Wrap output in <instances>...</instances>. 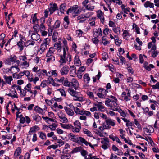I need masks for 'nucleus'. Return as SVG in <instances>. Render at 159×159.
I'll list each match as a JSON object with an SVG mask.
<instances>
[{
  "label": "nucleus",
  "instance_id": "1",
  "mask_svg": "<svg viewBox=\"0 0 159 159\" xmlns=\"http://www.w3.org/2000/svg\"><path fill=\"white\" fill-rule=\"evenodd\" d=\"M68 137L71 140L74 142L78 144L84 143L86 146L89 145L92 148H94L93 146L90 143L88 142L83 138L81 137H77V135H75L71 133H70L69 134Z\"/></svg>",
  "mask_w": 159,
  "mask_h": 159
},
{
  "label": "nucleus",
  "instance_id": "2",
  "mask_svg": "<svg viewBox=\"0 0 159 159\" xmlns=\"http://www.w3.org/2000/svg\"><path fill=\"white\" fill-rule=\"evenodd\" d=\"M116 102L107 98L105 102L106 105L111 108V109L113 111H116L118 110V108L120 107L119 106H117L118 105L116 103Z\"/></svg>",
  "mask_w": 159,
  "mask_h": 159
},
{
  "label": "nucleus",
  "instance_id": "3",
  "mask_svg": "<svg viewBox=\"0 0 159 159\" xmlns=\"http://www.w3.org/2000/svg\"><path fill=\"white\" fill-rule=\"evenodd\" d=\"M115 121L111 119H107L105 120L106 125H104L103 127L105 129H108L111 128V127L114 126L115 125Z\"/></svg>",
  "mask_w": 159,
  "mask_h": 159
},
{
  "label": "nucleus",
  "instance_id": "4",
  "mask_svg": "<svg viewBox=\"0 0 159 159\" xmlns=\"http://www.w3.org/2000/svg\"><path fill=\"white\" fill-rule=\"evenodd\" d=\"M102 102H99L98 103H94V105L97 107V110L102 112H104L106 111V108L103 106Z\"/></svg>",
  "mask_w": 159,
  "mask_h": 159
},
{
  "label": "nucleus",
  "instance_id": "5",
  "mask_svg": "<svg viewBox=\"0 0 159 159\" xmlns=\"http://www.w3.org/2000/svg\"><path fill=\"white\" fill-rule=\"evenodd\" d=\"M69 70V66L67 65L64 66L60 70V72L62 75H66Z\"/></svg>",
  "mask_w": 159,
  "mask_h": 159
},
{
  "label": "nucleus",
  "instance_id": "6",
  "mask_svg": "<svg viewBox=\"0 0 159 159\" xmlns=\"http://www.w3.org/2000/svg\"><path fill=\"white\" fill-rule=\"evenodd\" d=\"M64 109L66 113L70 116H72L74 114V111L72 110L70 108H68L67 107H65Z\"/></svg>",
  "mask_w": 159,
  "mask_h": 159
},
{
  "label": "nucleus",
  "instance_id": "7",
  "mask_svg": "<svg viewBox=\"0 0 159 159\" xmlns=\"http://www.w3.org/2000/svg\"><path fill=\"white\" fill-rule=\"evenodd\" d=\"M71 84L74 88L76 90L77 88H78L79 84L77 80L73 78L72 80Z\"/></svg>",
  "mask_w": 159,
  "mask_h": 159
},
{
  "label": "nucleus",
  "instance_id": "8",
  "mask_svg": "<svg viewBox=\"0 0 159 159\" xmlns=\"http://www.w3.org/2000/svg\"><path fill=\"white\" fill-rule=\"evenodd\" d=\"M38 33H32L31 36L32 39L34 40L37 41L39 39L40 35L38 34Z\"/></svg>",
  "mask_w": 159,
  "mask_h": 159
},
{
  "label": "nucleus",
  "instance_id": "9",
  "mask_svg": "<svg viewBox=\"0 0 159 159\" xmlns=\"http://www.w3.org/2000/svg\"><path fill=\"white\" fill-rule=\"evenodd\" d=\"M58 116L61 119L60 121L64 123L65 122L68 121L67 119L65 116V115L62 113H60L58 115Z\"/></svg>",
  "mask_w": 159,
  "mask_h": 159
},
{
  "label": "nucleus",
  "instance_id": "10",
  "mask_svg": "<svg viewBox=\"0 0 159 159\" xmlns=\"http://www.w3.org/2000/svg\"><path fill=\"white\" fill-rule=\"evenodd\" d=\"M103 88H99L98 89V93H97V95L100 98H104L105 97V95L102 93L104 91Z\"/></svg>",
  "mask_w": 159,
  "mask_h": 159
},
{
  "label": "nucleus",
  "instance_id": "11",
  "mask_svg": "<svg viewBox=\"0 0 159 159\" xmlns=\"http://www.w3.org/2000/svg\"><path fill=\"white\" fill-rule=\"evenodd\" d=\"M57 7L56 4L54 3L49 8V11L50 12V14H52L56 10H57Z\"/></svg>",
  "mask_w": 159,
  "mask_h": 159
},
{
  "label": "nucleus",
  "instance_id": "12",
  "mask_svg": "<svg viewBox=\"0 0 159 159\" xmlns=\"http://www.w3.org/2000/svg\"><path fill=\"white\" fill-rule=\"evenodd\" d=\"M3 78L5 80V83L8 84H11V81L13 80L11 76H7L6 75H4Z\"/></svg>",
  "mask_w": 159,
  "mask_h": 159
},
{
  "label": "nucleus",
  "instance_id": "13",
  "mask_svg": "<svg viewBox=\"0 0 159 159\" xmlns=\"http://www.w3.org/2000/svg\"><path fill=\"white\" fill-rule=\"evenodd\" d=\"M60 125L62 127L66 129H71L73 127V126H72V125L70 124H66L62 123H60Z\"/></svg>",
  "mask_w": 159,
  "mask_h": 159
},
{
  "label": "nucleus",
  "instance_id": "14",
  "mask_svg": "<svg viewBox=\"0 0 159 159\" xmlns=\"http://www.w3.org/2000/svg\"><path fill=\"white\" fill-rule=\"evenodd\" d=\"M55 51V48L54 47H50L49 48V50L47 53L46 56L48 57L50 56L53 55L54 54V52Z\"/></svg>",
  "mask_w": 159,
  "mask_h": 159
},
{
  "label": "nucleus",
  "instance_id": "15",
  "mask_svg": "<svg viewBox=\"0 0 159 159\" xmlns=\"http://www.w3.org/2000/svg\"><path fill=\"white\" fill-rule=\"evenodd\" d=\"M25 44L24 41L20 39L17 43V45L18 46L20 51H22L24 48V45Z\"/></svg>",
  "mask_w": 159,
  "mask_h": 159
},
{
  "label": "nucleus",
  "instance_id": "16",
  "mask_svg": "<svg viewBox=\"0 0 159 159\" xmlns=\"http://www.w3.org/2000/svg\"><path fill=\"white\" fill-rule=\"evenodd\" d=\"M74 62L77 66H79L81 65V61L78 56H76L74 58Z\"/></svg>",
  "mask_w": 159,
  "mask_h": 159
},
{
  "label": "nucleus",
  "instance_id": "17",
  "mask_svg": "<svg viewBox=\"0 0 159 159\" xmlns=\"http://www.w3.org/2000/svg\"><path fill=\"white\" fill-rule=\"evenodd\" d=\"M143 130L147 133H152L154 132V128L151 126H148L147 128H144Z\"/></svg>",
  "mask_w": 159,
  "mask_h": 159
},
{
  "label": "nucleus",
  "instance_id": "18",
  "mask_svg": "<svg viewBox=\"0 0 159 159\" xmlns=\"http://www.w3.org/2000/svg\"><path fill=\"white\" fill-rule=\"evenodd\" d=\"M33 120L36 122H38L41 120V118L40 116L38 115L34 114L32 116Z\"/></svg>",
  "mask_w": 159,
  "mask_h": 159
},
{
  "label": "nucleus",
  "instance_id": "19",
  "mask_svg": "<svg viewBox=\"0 0 159 159\" xmlns=\"http://www.w3.org/2000/svg\"><path fill=\"white\" fill-rule=\"evenodd\" d=\"M84 81L86 82V84H88L89 83L90 78L88 74H85L84 76Z\"/></svg>",
  "mask_w": 159,
  "mask_h": 159
},
{
  "label": "nucleus",
  "instance_id": "20",
  "mask_svg": "<svg viewBox=\"0 0 159 159\" xmlns=\"http://www.w3.org/2000/svg\"><path fill=\"white\" fill-rule=\"evenodd\" d=\"M82 147L81 146L76 147L73 149V150L71 151L70 153L74 154L78 152H80L82 150Z\"/></svg>",
  "mask_w": 159,
  "mask_h": 159
},
{
  "label": "nucleus",
  "instance_id": "21",
  "mask_svg": "<svg viewBox=\"0 0 159 159\" xmlns=\"http://www.w3.org/2000/svg\"><path fill=\"white\" fill-rule=\"evenodd\" d=\"M54 47L58 50H61V41H59L58 42L54 44Z\"/></svg>",
  "mask_w": 159,
  "mask_h": 159
},
{
  "label": "nucleus",
  "instance_id": "22",
  "mask_svg": "<svg viewBox=\"0 0 159 159\" xmlns=\"http://www.w3.org/2000/svg\"><path fill=\"white\" fill-rule=\"evenodd\" d=\"M145 7L147 8L149 7L150 8H153L154 7V4L153 3L150 2L149 1H147L144 4Z\"/></svg>",
  "mask_w": 159,
  "mask_h": 159
},
{
  "label": "nucleus",
  "instance_id": "23",
  "mask_svg": "<svg viewBox=\"0 0 159 159\" xmlns=\"http://www.w3.org/2000/svg\"><path fill=\"white\" fill-rule=\"evenodd\" d=\"M34 110L37 112L39 114H41L43 112V109L40 108L38 106H35L34 107Z\"/></svg>",
  "mask_w": 159,
  "mask_h": 159
},
{
  "label": "nucleus",
  "instance_id": "24",
  "mask_svg": "<svg viewBox=\"0 0 159 159\" xmlns=\"http://www.w3.org/2000/svg\"><path fill=\"white\" fill-rule=\"evenodd\" d=\"M47 45L46 44L42 43L40 46L39 51L41 53L44 52L47 49Z\"/></svg>",
  "mask_w": 159,
  "mask_h": 159
},
{
  "label": "nucleus",
  "instance_id": "25",
  "mask_svg": "<svg viewBox=\"0 0 159 159\" xmlns=\"http://www.w3.org/2000/svg\"><path fill=\"white\" fill-rule=\"evenodd\" d=\"M47 57H48L46 60L47 62H53L55 60V57L53 55Z\"/></svg>",
  "mask_w": 159,
  "mask_h": 159
},
{
  "label": "nucleus",
  "instance_id": "26",
  "mask_svg": "<svg viewBox=\"0 0 159 159\" xmlns=\"http://www.w3.org/2000/svg\"><path fill=\"white\" fill-rule=\"evenodd\" d=\"M60 11L62 13H64V11L66 10V7L65 4H61L60 7Z\"/></svg>",
  "mask_w": 159,
  "mask_h": 159
},
{
  "label": "nucleus",
  "instance_id": "27",
  "mask_svg": "<svg viewBox=\"0 0 159 159\" xmlns=\"http://www.w3.org/2000/svg\"><path fill=\"white\" fill-rule=\"evenodd\" d=\"M57 143L58 144H57V146L60 147L64 144V141L60 139H57L56 140L55 143V144H56Z\"/></svg>",
  "mask_w": 159,
  "mask_h": 159
},
{
  "label": "nucleus",
  "instance_id": "28",
  "mask_svg": "<svg viewBox=\"0 0 159 159\" xmlns=\"http://www.w3.org/2000/svg\"><path fill=\"white\" fill-rule=\"evenodd\" d=\"M21 152V148L20 147H18L16 150L14 155L15 156L16 154V156L17 157L20 155Z\"/></svg>",
  "mask_w": 159,
  "mask_h": 159
},
{
  "label": "nucleus",
  "instance_id": "29",
  "mask_svg": "<svg viewBox=\"0 0 159 159\" xmlns=\"http://www.w3.org/2000/svg\"><path fill=\"white\" fill-rule=\"evenodd\" d=\"M37 15V13H35L33 15V16H32L31 18L32 19V23L33 24H35L36 22H38L39 21V19L37 18L36 16Z\"/></svg>",
  "mask_w": 159,
  "mask_h": 159
},
{
  "label": "nucleus",
  "instance_id": "30",
  "mask_svg": "<svg viewBox=\"0 0 159 159\" xmlns=\"http://www.w3.org/2000/svg\"><path fill=\"white\" fill-rule=\"evenodd\" d=\"M118 110L117 111H117L118 112H119L121 116L122 117H125L126 116V114L121 109L120 107H118Z\"/></svg>",
  "mask_w": 159,
  "mask_h": 159
},
{
  "label": "nucleus",
  "instance_id": "31",
  "mask_svg": "<svg viewBox=\"0 0 159 159\" xmlns=\"http://www.w3.org/2000/svg\"><path fill=\"white\" fill-rule=\"evenodd\" d=\"M74 126L75 127H77L78 128H79L80 129H81V123H80V121L79 120H77L75 121L74 122Z\"/></svg>",
  "mask_w": 159,
  "mask_h": 159
},
{
  "label": "nucleus",
  "instance_id": "32",
  "mask_svg": "<svg viewBox=\"0 0 159 159\" xmlns=\"http://www.w3.org/2000/svg\"><path fill=\"white\" fill-rule=\"evenodd\" d=\"M60 21L59 20H57L55 23L54 25L53 26V28L57 29L59 27L60 25Z\"/></svg>",
  "mask_w": 159,
  "mask_h": 159
},
{
  "label": "nucleus",
  "instance_id": "33",
  "mask_svg": "<svg viewBox=\"0 0 159 159\" xmlns=\"http://www.w3.org/2000/svg\"><path fill=\"white\" fill-rule=\"evenodd\" d=\"M87 94L90 98H94L96 99L98 98L97 97H94L93 93L92 92L89 91L88 92ZM95 100L96 101L97 100Z\"/></svg>",
  "mask_w": 159,
  "mask_h": 159
},
{
  "label": "nucleus",
  "instance_id": "34",
  "mask_svg": "<svg viewBox=\"0 0 159 159\" xmlns=\"http://www.w3.org/2000/svg\"><path fill=\"white\" fill-rule=\"evenodd\" d=\"M68 92L72 96L74 97H76V95L77 94V92L75 91L73 89H68Z\"/></svg>",
  "mask_w": 159,
  "mask_h": 159
},
{
  "label": "nucleus",
  "instance_id": "35",
  "mask_svg": "<svg viewBox=\"0 0 159 159\" xmlns=\"http://www.w3.org/2000/svg\"><path fill=\"white\" fill-rule=\"evenodd\" d=\"M58 35V33L57 32L54 31L53 33L52 39L54 41V42H55L57 41V37Z\"/></svg>",
  "mask_w": 159,
  "mask_h": 159
},
{
  "label": "nucleus",
  "instance_id": "36",
  "mask_svg": "<svg viewBox=\"0 0 159 159\" xmlns=\"http://www.w3.org/2000/svg\"><path fill=\"white\" fill-rule=\"evenodd\" d=\"M95 6H92L89 4L86 6V8L88 10L93 11L94 8Z\"/></svg>",
  "mask_w": 159,
  "mask_h": 159
},
{
  "label": "nucleus",
  "instance_id": "37",
  "mask_svg": "<svg viewBox=\"0 0 159 159\" xmlns=\"http://www.w3.org/2000/svg\"><path fill=\"white\" fill-rule=\"evenodd\" d=\"M30 154L28 153L25 154V158H23V156L20 155L19 157V159H29L30 157Z\"/></svg>",
  "mask_w": 159,
  "mask_h": 159
},
{
  "label": "nucleus",
  "instance_id": "38",
  "mask_svg": "<svg viewBox=\"0 0 159 159\" xmlns=\"http://www.w3.org/2000/svg\"><path fill=\"white\" fill-rule=\"evenodd\" d=\"M11 62H15L17 59V57L15 55H11L10 57L9 58H8Z\"/></svg>",
  "mask_w": 159,
  "mask_h": 159
},
{
  "label": "nucleus",
  "instance_id": "39",
  "mask_svg": "<svg viewBox=\"0 0 159 159\" xmlns=\"http://www.w3.org/2000/svg\"><path fill=\"white\" fill-rule=\"evenodd\" d=\"M65 58V57L61 55L60 56V59L59 61V62L61 63H66V60Z\"/></svg>",
  "mask_w": 159,
  "mask_h": 159
},
{
  "label": "nucleus",
  "instance_id": "40",
  "mask_svg": "<svg viewBox=\"0 0 159 159\" xmlns=\"http://www.w3.org/2000/svg\"><path fill=\"white\" fill-rule=\"evenodd\" d=\"M34 31L38 33L39 30V25L38 24H35L33 27Z\"/></svg>",
  "mask_w": 159,
  "mask_h": 159
},
{
  "label": "nucleus",
  "instance_id": "41",
  "mask_svg": "<svg viewBox=\"0 0 159 159\" xmlns=\"http://www.w3.org/2000/svg\"><path fill=\"white\" fill-rule=\"evenodd\" d=\"M71 157V155L69 154H67L66 155H62L61 156V159H68Z\"/></svg>",
  "mask_w": 159,
  "mask_h": 159
},
{
  "label": "nucleus",
  "instance_id": "42",
  "mask_svg": "<svg viewBox=\"0 0 159 159\" xmlns=\"http://www.w3.org/2000/svg\"><path fill=\"white\" fill-rule=\"evenodd\" d=\"M134 123L137 126V128L139 129H142L141 127L140 124L139 123V122L137 120V119H134Z\"/></svg>",
  "mask_w": 159,
  "mask_h": 159
},
{
  "label": "nucleus",
  "instance_id": "43",
  "mask_svg": "<svg viewBox=\"0 0 159 159\" xmlns=\"http://www.w3.org/2000/svg\"><path fill=\"white\" fill-rule=\"evenodd\" d=\"M71 82L68 81L67 80H64L63 84L65 86H70V85Z\"/></svg>",
  "mask_w": 159,
  "mask_h": 159
},
{
  "label": "nucleus",
  "instance_id": "44",
  "mask_svg": "<svg viewBox=\"0 0 159 159\" xmlns=\"http://www.w3.org/2000/svg\"><path fill=\"white\" fill-rule=\"evenodd\" d=\"M115 43L118 46H120L122 43V41L119 39H115Z\"/></svg>",
  "mask_w": 159,
  "mask_h": 159
},
{
  "label": "nucleus",
  "instance_id": "45",
  "mask_svg": "<svg viewBox=\"0 0 159 159\" xmlns=\"http://www.w3.org/2000/svg\"><path fill=\"white\" fill-rule=\"evenodd\" d=\"M39 30H40V31L43 30H45V25H44L43 23H42L41 24H40L39 25Z\"/></svg>",
  "mask_w": 159,
  "mask_h": 159
},
{
  "label": "nucleus",
  "instance_id": "46",
  "mask_svg": "<svg viewBox=\"0 0 159 159\" xmlns=\"http://www.w3.org/2000/svg\"><path fill=\"white\" fill-rule=\"evenodd\" d=\"M40 134L39 135V137L41 139H46V136L45 133L42 132H40Z\"/></svg>",
  "mask_w": 159,
  "mask_h": 159
},
{
  "label": "nucleus",
  "instance_id": "47",
  "mask_svg": "<svg viewBox=\"0 0 159 159\" xmlns=\"http://www.w3.org/2000/svg\"><path fill=\"white\" fill-rule=\"evenodd\" d=\"M93 36L98 37V30L97 29H94L93 30Z\"/></svg>",
  "mask_w": 159,
  "mask_h": 159
},
{
  "label": "nucleus",
  "instance_id": "48",
  "mask_svg": "<svg viewBox=\"0 0 159 159\" xmlns=\"http://www.w3.org/2000/svg\"><path fill=\"white\" fill-rule=\"evenodd\" d=\"M144 68L147 70L150 71L151 70V68H154V66H153V65L150 64L149 65V66H148L144 67Z\"/></svg>",
  "mask_w": 159,
  "mask_h": 159
},
{
  "label": "nucleus",
  "instance_id": "49",
  "mask_svg": "<svg viewBox=\"0 0 159 159\" xmlns=\"http://www.w3.org/2000/svg\"><path fill=\"white\" fill-rule=\"evenodd\" d=\"M72 106L73 108V110L75 113L77 114H79L80 111V109L77 107H74L73 105H72Z\"/></svg>",
  "mask_w": 159,
  "mask_h": 159
},
{
  "label": "nucleus",
  "instance_id": "50",
  "mask_svg": "<svg viewBox=\"0 0 159 159\" xmlns=\"http://www.w3.org/2000/svg\"><path fill=\"white\" fill-rule=\"evenodd\" d=\"M113 31L116 33L117 34L118 32H119V33L120 32V28L119 27H115L114 28H113L112 29Z\"/></svg>",
  "mask_w": 159,
  "mask_h": 159
},
{
  "label": "nucleus",
  "instance_id": "51",
  "mask_svg": "<svg viewBox=\"0 0 159 159\" xmlns=\"http://www.w3.org/2000/svg\"><path fill=\"white\" fill-rule=\"evenodd\" d=\"M47 81V83L48 84L49 83V84H52L54 82L53 78L52 77H50L48 78V80Z\"/></svg>",
  "mask_w": 159,
  "mask_h": 159
},
{
  "label": "nucleus",
  "instance_id": "52",
  "mask_svg": "<svg viewBox=\"0 0 159 159\" xmlns=\"http://www.w3.org/2000/svg\"><path fill=\"white\" fill-rule=\"evenodd\" d=\"M98 37H94V38H93L92 39L93 43L95 44L98 45V44L99 41L97 39Z\"/></svg>",
  "mask_w": 159,
  "mask_h": 159
},
{
  "label": "nucleus",
  "instance_id": "53",
  "mask_svg": "<svg viewBox=\"0 0 159 159\" xmlns=\"http://www.w3.org/2000/svg\"><path fill=\"white\" fill-rule=\"evenodd\" d=\"M102 43L104 45H106L107 44H109V42L106 40V38H104V37L103 36L102 38Z\"/></svg>",
  "mask_w": 159,
  "mask_h": 159
},
{
  "label": "nucleus",
  "instance_id": "54",
  "mask_svg": "<svg viewBox=\"0 0 159 159\" xmlns=\"http://www.w3.org/2000/svg\"><path fill=\"white\" fill-rule=\"evenodd\" d=\"M23 73L20 72L19 74H18L17 75H15V74H13V77L14 78H15L16 79H19L20 78H21L22 76V75H21L20 74H23Z\"/></svg>",
  "mask_w": 159,
  "mask_h": 159
},
{
  "label": "nucleus",
  "instance_id": "55",
  "mask_svg": "<svg viewBox=\"0 0 159 159\" xmlns=\"http://www.w3.org/2000/svg\"><path fill=\"white\" fill-rule=\"evenodd\" d=\"M26 44L27 45V46L28 45H33L35 44V42L34 41H31L30 40H28L26 42Z\"/></svg>",
  "mask_w": 159,
  "mask_h": 159
},
{
  "label": "nucleus",
  "instance_id": "56",
  "mask_svg": "<svg viewBox=\"0 0 159 159\" xmlns=\"http://www.w3.org/2000/svg\"><path fill=\"white\" fill-rule=\"evenodd\" d=\"M76 72V70L75 69H73L72 70H71L70 72V75L72 77H74Z\"/></svg>",
  "mask_w": 159,
  "mask_h": 159
},
{
  "label": "nucleus",
  "instance_id": "57",
  "mask_svg": "<svg viewBox=\"0 0 159 159\" xmlns=\"http://www.w3.org/2000/svg\"><path fill=\"white\" fill-rule=\"evenodd\" d=\"M64 22L66 23L67 25H69L70 23L69 20L68 16L64 17Z\"/></svg>",
  "mask_w": 159,
  "mask_h": 159
},
{
  "label": "nucleus",
  "instance_id": "58",
  "mask_svg": "<svg viewBox=\"0 0 159 159\" xmlns=\"http://www.w3.org/2000/svg\"><path fill=\"white\" fill-rule=\"evenodd\" d=\"M63 43L64 44L63 48L64 47L66 48L67 50H68V47L67 46V41L65 39H64V40L63 41Z\"/></svg>",
  "mask_w": 159,
  "mask_h": 159
},
{
  "label": "nucleus",
  "instance_id": "59",
  "mask_svg": "<svg viewBox=\"0 0 159 159\" xmlns=\"http://www.w3.org/2000/svg\"><path fill=\"white\" fill-rule=\"evenodd\" d=\"M47 84L48 83H47V80H43L41 82L40 86L43 88L46 86Z\"/></svg>",
  "mask_w": 159,
  "mask_h": 159
},
{
  "label": "nucleus",
  "instance_id": "60",
  "mask_svg": "<svg viewBox=\"0 0 159 159\" xmlns=\"http://www.w3.org/2000/svg\"><path fill=\"white\" fill-rule=\"evenodd\" d=\"M80 129L79 128L76 127H74L73 126L71 129L72 131L74 132H79L80 131Z\"/></svg>",
  "mask_w": 159,
  "mask_h": 159
},
{
  "label": "nucleus",
  "instance_id": "61",
  "mask_svg": "<svg viewBox=\"0 0 159 159\" xmlns=\"http://www.w3.org/2000/svg\"><path fill=\"white\" fill-rule=\"evenodd\" d=\"M85 69L86 68L84 66H82L80 67L79 70H78L77 71L82 73V72H84L85 71Z\"/></svg>",
  "mask_w": 159,
  "mask_h": 159
},
{
  "label": "nucleus",
  "instance_id": "62",
  "mask_svg": "<svg viewBox=\"0 0 159 159\" xmlns=\"http://www.w3.org/2000/svg\"><path fill=\"white\" fill-rule=\"evenodd\" d=\"M109 25L110 27H113V28L116 27L115 23L111 20L109 21Z\"/></svg>",
  "mask_w": 159,
  "mask_h": 159
},
{
  "label": "nucleus",
  "instance_id": "63",
  "mask_svg": "<svg viewBox=\"0 0 159 159\" xmlns=\"http://www.w3.org/2000/svg\"><path fill=\"white\" fill-rule=\"evenodd\" d=\"M81 151V154L83 156H84L85 157V156H86V155L88 154V152L86 150L82 149Z\"/></svg>",
  "mask_w": 159,
  "mask_h": 159
},
{
  "label": "nucleus",
  "instance_id": "64",
  "mask_svg": "<svg viewBox=\"0 0 159 159\" xmlns=\"http://www.w3.org/2000/svg\"><path fill=\"white\" fill-rule=\"evenodd\" d=\"M101 147L104 149L106 150L107 149L109 146L108 144L107 143H105V144H103L102 145Z\"/></svg>",
  "mask_w": 159,
  "mask_h": 159
}]
</instances>
